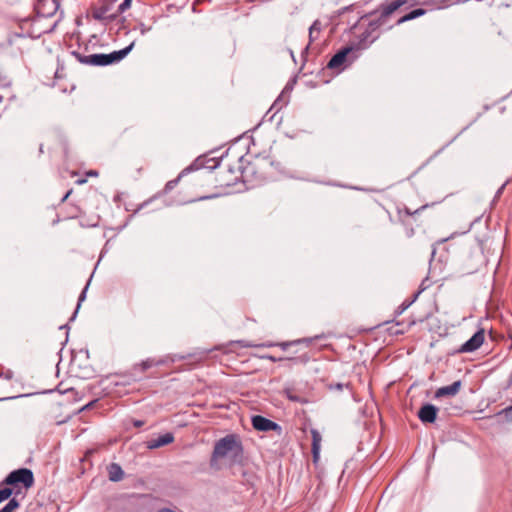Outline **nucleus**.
<instances>
[{
  "label": "nucleus",
  "instance_id": "obj_1",
  "mask_svg": "<svg viewBox=\"0 0 512 512\" xmlns=\"http://www.w3.org/2000/svg\"><path fill=\"white\" fill-rule=\"evenodd\" d=\"M245 163H247L245 155L235 148H229L219 161L216 162L212 158L208 160L198 158L194 166L197 169L200 167L216 169L213 174L214 180L219 182L222 187H229L253 172V166L250 163L245 165Z\"/></svg>",
  "mask_w": 512,
  "mask_h": 512
},
{
  "label": "nucleus",
  "instance_id": "obj_2",
  "mask_svg": "<svg viewBox=\"0 0 512 512\" xmlns=\"http://www.w3.org/2000/svg\"><path fill=\"white\" fill-rule=\"evenodd\" d=\"M132 0H99L91 8L92 17L99 21H113L131 7Z\"/></svg>",
  "mask_w": 512,
  "mask_h": 512
},
{
  "label": "nucleus",
  "instance_id": "obj_3",
  "mask_svg": "<svg viewBox=\"0 0 512 512\" xmlns=\"http://www.w3.org/2000/svg\"><path fill=\"white\" fill-rule=\"evenodd\" d=\"M242 453L243 447L240 439L238 436L230 434L216 442L211 462L214 463L221 459H229L231 462H235L241 457Z\"/></svg>",
  "mask_w": 512,
  "mask_h": 512
},
{
  "label": "nucleus",
  "instance_id": "obj_4",
  "mask_svg": "<svg viewBox=\"0 0 512 512\" xmlns=\"http://www.w3.org/2000/svg\"><path fill=\"white\" fill-rule=\"evenodd\" d=\"M4 484L11 486L13 490H16V493H19L21 487L27 490L34 485V476L30 469L20 468L9 473L4 480Z\"/></svg>",
  "mask_w": 512,
  "mask_h": 512
},
{
  "label": "nucleus",
  "instance_id": "obj_5",
  "mask_svg": "<svg viewBox=\"0 0 512 512\" xmlns=\"http://www.w3.org/2000/svg\"><path fill=\"white\" fill-rule=\"evenodd\" d=\"M133 44L130 46L119 50L114 51L110 54H93L86 57V63L95 65V66H106L113 63H116L120 60H122L128 52L131 50Z\"/></svg>",
  "mask_w": 512,
  "mask_h": 512
},
{
  "label": "nucleus",
  "instance_id": "obj_6",
  "mask_svg": "<svg viewBox=\"0 0 512 512\" xmlns=\"http://www.w3.org/2000/svg\"><path fill=\"white\" fill-rule=\"evenodd\" d=\"M429 207L428 204L422 205L421 207L412 210L411 208L407 206H401L397 208V215L399 218V221L406 227H410L407 231V236L412 237L414 235V230L411 227L413 223H416L418 221L419 216L421 213L426 210Z\"/></svg>",
  "mask_w": 512,
  "mask_h": 512
},
{
  "label": "nucleus",
  "instance_id": "obj_7",
  "mask_svg": "<svg viewBox=\"0 0 512 512\" xmlns=\"http://www.w3.org/2000/svg\"><path fill=\"white\" fill-rule=\"evenodd\" d=\"M45 21V18L37 16L35 18L25 20L22 24V28L26 29L28 36L31 38H39L44 33L50 31V28L44 25Z\"/></svg>",
  "mask_w": 512,
  "mask_h": 512
},
{
  "label": "nucleus",
  "instance_id": "obj_8",
  "mask_svg": "<svg viewBox=\"0 0 512 512\" xmlns=\"http://www.w3.org/2000/svg\"><path fill=\"white\" fill-rule=\"evenodd\" d=\"M71 194L72 190H69L64 195L62 199L63 205L61 207V214L66 219L83 218L85 215L83 209L77 204L67 202Z\"/></svg>",
  "mask_w": 512,
  "mask_h": 512
},
{
  "label": "nucleus",
  "instance_id": "obj_9",
  "mask_svg": "<svg viewBox=\"0 0 512 512\" xmlns=\"http://www.w3.org/2000/svg\"><path fill=\"white\" fill-rule=\"evenodd\" d=\"M251 423L253 428L257 431H275L278 435H280L282 432L281 427L277 423L260 415L253 416Z\"/></svg>",
  "mask_w": 512,
  "mask_h": 512
},
{
  "label": "nucleus",
  "instance_id": "obj_10",
  "mask_svg": "<svg viewBox=\"0 0 512 512\" xmlns=\"http://www.w3.org/2000/svg\"><path fill=\"white\" fill-rule=\"evenodd\" d=\"M485 339L484 330L477 331L468 341L458 349L459 353H470L481 347Z\"/></svg>",
  "mask_w": 512,
  "mask_h": 512
},
{
  "label": "nucleus",
  "instance_id": "obj_11",
  "mask_svg": "<svg viewBox=\"0 0 512 512\" xmlns=\"http://www.w3.org/2000/svg\"><path fill=\"white\" fill-rule=\"evenodd\" d=\"M353 51V47H345L338 51L328 62L327 67L330 69H342L347 63L348 55Z\"/></svg>",
  "mask_w": 512,
  "mask_h": 512
},
{
  "label": "nucleus",
  "instance_id": "obj_12",
  "mask_svg": "<svg viewBox=\"0 0 512 512\" xmlns=\"http://www.w3.org/2000/svg\"><path fill=\"white\" fill-rule=\"evenodd\" d=\"M285 91L286 87L284 88L281 96L272 104L270 108V111L272 112L271 119L276 123L281 122L284 116V113H281V110L286 106Z\"/></svg>",
  "mask_w": 512,
  "mask_h": 512
},
{
  "label": "nucleus",
  "instance_id": "obj_13",
  "mask_svg": "<svg viewBox=\"0 0 512 512\" xmlns=\"http://www.w3.org/2000/svg\"><path fill=\"white\" fill-rule=\"evenodd\" d=\"M437 411L434 405L425 404L418 411V417L423 423H433L437 418Z\"/></svg>",
  "mask_w": 512,
  "mask_h": 512
},
{
  "label": "nucleus",
  "instance_id": "obj_14",
  "mask_svg": "<svg viewBox=\"0 0 512 512\" xmlns=\"http://www.w3.org/2000/svg\"><path fill=\"white\" fill-rule=\"evenodd\" d=\"M408 2V0H394L390 3L383 4L380 7V18L382 20H385L388 18L391 14H393L396 10H398L401 6L405 5Z\"/></svg>",
  "mask_w": 512,
  "mask_h": 512
},
{
  "label": "nucleus",
  "instance_id": "obj_15",
  "mask_svg": "<svg viewBox=\"0 0 512 512\" xmlns=\"http://www.w3.org/2000/svg\"><path fill=\"white\" fill-rule=\"evenodd\" d=\"M461 381H455L451 385L440 387L435 392V397L440 398L444 396H455L461 389Z\"/></svg>",
  "mask_w": 512,
  "mask_h": 512
},
{
  "label": "nucleus",
  "instance_id": "obj_16",
  "mask_svg": "<svg viewBox=\"0 0 512 512\" xmlns=\"http://www.w3.org/2000/svg\"><path fill=\"white\" fill-rule=\"evenodd\" d=\"M174 441V436L172 433H166L161 435L155 439H151L147 441V448L156 449L168 444H171Z\"/></svg>",
  "mask_w": 512,
  "mask_h": 512
},
{
  "label": "nucleus",
  "instance_id": "obj_17",
  "mask_svg": "<svg viewBox=\"0 0 512 512\" xmlns=\"http://www.w3.org/2000/svg\"><path fill=\"white\" fill-rule=\"evenodd\" d=\"M311 434H312V453H313L314 461L316 462L319 457L322 438H321L320 433L317 430H312Z\"/></svg>",
  "mask_w": 512,
  "mask_h": 512
},
{
  "label": "nucleus",
  "instance_id": "obj_18",
  "mask_svg": "<svg viewBox=\"0 0 512 512\" xmlns=\"http://www.w3.org/2000/svg\"><path fill=\"white\" fill-rule=\"evenodd\" d=\"M108 475L111 481H119L123 478L124 472L118 464L112 463L108 467Z\"/></svg>",
  "mask_w": 512,
  "mask_h": 512
},
{
  "label": "nucleus",
  "instance_id": "obj_19",
  "mask_svg": "<svg viewBox=\"0 0 512 512\" xmlns=\"http://www.w3.org/2000/svg\"><path fill=\"white\" fill-rule=\"evenodd\" d=\"M426 13V10L422 9V8H419V9H415L413 11H411L410 13L404 15L403 17H401L398 21H397V24H402L404 22H407V21H410V20H413L415 18H418L420 16H423L424 14Z\"/></svg>",
  "mask_w": 512,
  "mask_h": 512
},
{
  "label": "nucleus",
  "instance_id": "obj_20",
  "mask_svg": "<svg viewBox=\"0 0 512 512\" xmlns=\"http://www.w3.org/2000/svg\"><path fill=\"white\" fill-rule=\"evenodd\" d=\"M156 364H157V362L154 359H147V360L142 361L139 364H136L133 369L135 371L144 372L147 369L152 368Z\"/></svg>",
  "mask_w": 512,
  "mask_h": 512
},
{
  "label": "nucleus",
  "instance_id": "obj_21",
  "mask_svg": "<svg viewBox=\"0 0 512 512\" xmlns=\"http://www.w3.org/2000/svg\"><path fill=\"white\" fill-rule=\"evenodd\" d=\"M0 379L12 382L14 380V372L9 368L0 365Z\"/></svg>",
  "mask_w": 512,
  "mask_h": 512
},
{
  "label": "nucleus",
  "instance_id": "obj_22",
  "mask_svg": "<svg viewBox=\"0 0 512 512\" xmlns=\"http://www.w3.org/2000/svg\"><path fill=\"white\" fill-rule=\"evenodd\" d=\"M19 507V503L16 499H11L0 512H14Z\"/></svg>",
  "mask_w": 512,
  "mask_h": 512
},
{
  "label": "nucleus",
  "instance_id": "obj_23",
  "mask_svg": "<svg viewBox=\"0 0 512 512\" xmlns=\"http://www.w3.org/2000/svg\"><path fill=\"white\" fill-rule=\"evenodd\" d=\"M13 494L11 487H4L0 489V503L7 500Z\"/></svg>",
  "mask_w": 512,
  "mask_h": 512
},
{
  "label": "nucleus",
  "instance_id": "obj_24",
  "mask_svg": "<svg viewBox=\"0 0 512 512\" xmlns=\"http://www.w3.org/2000/svg\"><path fill=\"white\" fill-rule=\"evenodd\" d=\"M99 219H100L99 215L93 214L90 216V218L86 222L83 221V224L87 225V226L94 227V226L98 225Z\"/></svg>",
  "mask_w": 512,
  "mask_h": 512
},
{
  "label": "nucleus",
  "instance_id": "obj_25",
  "mask_svg": "<svg viewBox=\"0 0 512 512\" xmlns=\"http://www.w3.org/2000/svg\"><path fill=\"white\" fill-rule=\"evenodd\" d=\"M511 414H512V405L499 412V415H505V417L508 420H512Z\"/></svg>",
  "mask_w": 512,
  "mask_h": 512
},
{
  "label": "nucleus",
  "instance_id": "obj_26",
  "mask_svg": "<svg viewBox=\"0 0 512 512\" xmlns=\"http://www.w3.org/2000/svg\"><path fill=\"white\" fill-rule=\"evenodd\" d=\"M178 181H179V178H177V179H175V180H172V181H169V182L166 184L165 189H166V190H171V189H173V188L177 185Z\"/></svg>",
  "mask_w": 512,
  "mask_h": 512
},
{
  "label": "nucleus",
  "instance_id": "obj_27",
  "mask_svg": "<svg viewBox=\"0 0 512 512\" xmlns=\"http://www.w3.org/2000/svg\"><path fill=\"white\" fill-rule=\"evenodd\" d=\"M87 176H91V177H97L98 176V172L95 171V170H90L86 173Z\"/></svg>",
  "mask_w": 512,
  "mask_h": 512
},
{
  "label": "nucleus",
  "instance_id": "obj_28",
  "mask_svg": "<svg viewBox=\"0 0 512 512\" xmlns=\"http://www.w3.org/2000/svg\"><path fill=\"white\" fill-rule=\"evenodd\" d=\"M85 182H86V179H78V180L76 181V183H77V184H83V183H85Z\"/></svg>",
  "mask_w": 512,
  "mask_h": 512
},
{
  "label": "nucleus",
  "instance_id": "obj_29",
  "mask_svg": "<svg viewBox=\"0 0 512 512\" xmlns=\"http://www.w3.org/2000/svg\"><path fill=\"white\" fill-rule=\"evenodd\" d=\"M300 342H301L300 340H297V341H290V342H289V345L291 346V345H293V344L300 343Z\"/></svg>",
  "mask_w": 512,
  "mask_h": 512
},
{
  "label": "nucleus",
  "instance_id": "obj_30",
  "mask_svg": "<svg viewBox=\"0 0 512 512\" xmlns=\"http://www.w3.org/2000/svg\"><path fill=\"white\" fill-rule=\"evenodd\" d=\"M448 239H449V238H444V239H442V240L440 241V243H444V242H446Z\"/></svg>",
  "mask_w": 512,
  "mask_h": 512
},
{
  "label": "nucleus",
  "instance_id": "obj_31",
  "mask_svg": "<svg viewBox=\"0 0 512 512\" xmlns=\"http://www.w3.org/2000/svg\"><path fill=\"white\" fill-rule=\"evenodd\" d=\"M136 426H141L142 425V422H136L135 423Z\"/></svg>",
  "mask_w": 512,
  "mask_h": 512
},
{
  "label": "nucleus",
  "instance_id": "obj_32",
  "mask_svg": "<svg viewBox=\"0 0 512 512\" xmlns=\"http://www.w3.org/2000/svg\"><path fill=\"white\" fill-rule=\"evenodd\" d=\"M302 342H310V340L309 339H304V340H302Z\"/></svg>",
  "mask_w": 512,
  "mask_h": 512
}]
</instances>
